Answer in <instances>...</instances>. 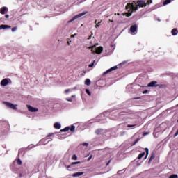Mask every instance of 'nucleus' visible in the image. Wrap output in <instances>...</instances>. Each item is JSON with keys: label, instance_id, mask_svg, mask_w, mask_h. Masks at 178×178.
<instances>
[{"label": "nucleus", "instance_id": "nucleus-16", "mask_svg": "<svg viewBox=\"0 0 178 178\" xmlns=\"http://www.w3.org/2000/svg\"><path fill=\"white\" fill-rule=\"evenodd\" d=\"M76 97V95H72L71 97H68L67 98V101H68V102H73V98H75Z\"/></svg>", "mask_w": 178, "mask_h": 178}, {"label": "nucleus", "instance_id": "nucleus-45", "mask_svg": "<svg viewBox=\"0 0 178 178\" xmlns=\"http://www.w3.org/2000/svg\"><path fill=\"white\" fill-rule=\"evenodd\" d=\"M109 22H110L111 23H113V20L109 19Z\"/></svg>", "mask_w": 178, "mask_h": 178}, {"label": "nucleus", "instance_id": "nucleus-14", "mask_svg": "<svg viewBox=\"0 0 178 178\" xmlns=\"http://www.w3.org/2000/svg\"><path fill=\"white\" fill-rule=\"evenodd\" d=\"M6 10H8V8L6 7H2L1 9H0V13L1 15H5V12H6Z\"/></svg>", "mask_w": 178, "mask_h": 178}, {"label": "nucleus", "instance_id": "nucleus-42", "mask_svg": "<svg viewBox=\"0 0 178 178\" xmlns=\"http://www.w3.org/2000/svg\"><path fill=\"white\" fill-rule=\"evenodd\" d=\"M147 92H148L147 90L143 91V94H147Z\"/></svg>", "mask_w": 178, "mask_h": 178}, {"label": "nucleus", "instance_id": "nucleus-17", "mask_svg": "<svg viewBox=\"0 0 178 178\" xmlns=\"http://www.w3.org/2000/svg\"><path fill=\"white\" fill-rule=\"evenodd\" d=\"M54 129H59L61 127V125L59 124V122H56L54 125Z\"/></svg>", "mask_w": 178, "mask_h": 178}, {"label": "nucleus", "instance_id": "nucleus-20", "mask_svg": "<svg viewBox=\"0 0 178 178\" xmlns=\"http://www.w3.org/2000/svg\"><path fill=\"white\" fill-rule=\"evenodd\" d=\"M172 2V0H165L163 1V5H168Z\"/></svg>", "mask_w": 178, "mask_h": 178}, {"label": "nucleus", "instance_id": "nucleus-46", "mask_svg": "<svg viewBox=\"0 0 178 178\" xmlns=\"http://www.w3.org/2000/svg\"><path fill=\"white\" fill-rule=\"evenodd\" d=\"M88 40H91V35L88 37Z\"/></svg>", "mask_w": 178, "mask_h": 178}, {"label": "nucleus", "instance_id": "nucleus-22", "mask_svg": "<svg viewBox=\"0 0 178 178\" xmlns=\"http://www.w3.org/2000/svg\"><path fill=\"white\" fill-rule=\"evenodd\" d=\"M178 176L176 174L171 175L169 178H177Z\"/></svg>", "mask_w": 178, "mask_h": 178}, {"label": "nucleus", "instance_id": "nucleus-23", "mask_svg": "<svg viewBox=\"0 0 178 178\" xmlns=\"http://www.w3.org/2000/svg\"><path fill=\"white\" fill-rule=\"evenodd\" d=\"M17 165H22V160L20 159H17Z\"/></svg>", "mask_w": 178, "mask_h": 178}, {"label": "nucleus", "instance_id": "nucleus-19", "mask_svg": "<svg viewBox=\"0 0 178 178\" xmlns=\"http://www.w3.org/2000/svg\"><path fill=\"white\" fill-rule=\"evenodd\" d=\"M145 155V152H143L140 153L138 156V159H141V158H143Z\"/></svg>", "mask_w": 178, "mask_h": 178}, {"label": "nucleus", "instance_id": "nucleus-34", "mask_svg": "<svg viewBox=\"0 0 178 178\" xmlns=\"http://www.w3.org/2000/svg\"><path fill=\"white\" fill-rule=\"evenodd\" d=\"M82 145H83L84 147H88V143H83L82 144Z\"/></svg>", "mask_w": 178, "mask_h": 178}, {"label": "nucleus", "instance_id": "nucleus-41", "mask_svg": "<svg viewBox=\"0 0 178 178\" xmlns=\"http://www.w3.org/2000/svg\"><path fill=\"white\" fill-rule=\"evenodd\" d=\"M5 17H6V19H9V15H6Z\"/></svg>", "mask_w": 178, "mask_h": 178}, {"label": "nucleus", "instance_id": "nucleus-9", "mask_svg": "<svg viewBox=\"0 0 178 178\" xmlns=\"http://www.w3.org/2000/svg\"><path fill=\"white\" fill-rule=\"evenodd\" d=\"M130 31H131V33H136L137 31V26L136 24L132 25L130 27Z\"/></svg>", "mask_w": 178, "mask_h": 178}, {"label": "nucleus", "instance_id": "nucleus-24", "mask_svg": "<svg viewBox=\"0 0 178 178\" xmlns=\"http://www.w3.org/2000/svg\"><path fill=\"white\" fill-rule=\"evenodd\" d=\"M72 160H73V161H77V156H76V154H74V155L72 156Z\"/></svg>", "mask_w": 178, "mask_h": 178}, {"label": "nucleus", "instance_id": "nucleus-30", "mask_svg": "<svg viewBox=\"0 0 178 178\" xmlns=\"http://www.w3.org/2000/svg\"><path fill=\"white\" fill-rule=\"evenodd\" d=\"M95 63V60H94L91 64L89 65V67H92Z\"/></svg>", "mask_w": 178, "mask_h": 178}, {"label": "nucleus", "instance_id": "nucleus-3", "mask_svg": "<svg viewBox=\"0 0 178 178\" xmlns=\"http://www.w3.org/2000/svg\"><path fill=\"white\" fill-rule=\"evenodd\" d=\"M6 106H8V108H10V109H13L14 111H16V109H17V108L16 106H17V105H15L12 103H9L8 102H5Z\"/></svg>", "mask_w": 178, "mask_h": 178}, {"label": "nucleus", "instance_id": "nucleus-33", "mask_svg": "<svg viewBox=\"0 0 178 178\" xmlns=\"http://www.w3.org/2000/svg\"><path fill=\"white\" fill-rule=\"evenodd\" d=\"M100 133H101V130L97 129V130L96 131V134L99 135V134H100Z\"/></svg>", "mask_w": 178, "mask_h": 178}, {"label": "nucleus", "instance_id": "nucleus-4", "mask_svg": "<svg viewBox=\"0 0 178 178\" xmlns=\"http://www.w3.org/2000/svg\"><path fill=\"white\" fill-rule=\"evenodd\" d=\"M84 15H87V12H83L80 14H78L76 15H75L72 19L71 22H74V20H76V19H79V17H81L82 16H84Z\"/></svg>", "mask_w": 178, "mask_h": 178}, {"label": "nucleus", "instance_id": "nucleus-27", "mask_svg": "<svg viewBox=\"0 0 178 178\" xmlns=\"http://www.w3.org/2000/svg\"><path fill=\"white\" fill-rule=\"evenodd\" d=\"M86 94H88V95H91V92H90V90L86 89Z\"/></svg>", "mask_w": 178, "mask_h": 178}, {"label": "nucleus", "instance_id": "nucleus-21", "mask_svg": "<svg viewBox=\"0 0 178 178\" xmlns=\"http://www.w3.org/2000/svg\"><path fill=\"white\" fill-rule=\"evenodd\" d=\"M145 151L146 152V156L145 157V159H147V156H148V154H149V151L148 150V148H145Z\"/></svg>", "mask_w": 178, "mask_h": 178}, {"label": "nucleus", "instance_id": "nucleus-35", "mask_svg": "<svg viewBox=\"0 0 178 178\" xmlns=\"http://www.w3.org/2000/svg\"><path fill=\"white\" fill-rule=\"evenodd\" d=\"M70 92V89H67L65 90V94H67V92Z\"/></svg>", "mask_w": 178, "mask_h": 178}, {"label": "nucleus", "instance_id": "nucleus-44", "mask_svg": "<svg viewBox=\"0 0 178 178\" xmlns=\"http://www.w3.org/2000/svg\"><path fill=\"white\" fill-rule=\"evenodd\" d=\"M70 42H72V41H68L67 42L68 45H70Z\"/></svg>", "mask_w": 178, "mask_h": 178}, {"label": "nucleus", "instance_id": "nucleus-12", "mask_svg": "<svg viewBox=\"0 0 178 178\" xmlns=\"http://www.w3.org/2000/svg\"><path fill=\"white\" fill-rule=\"evenodd\" d=\"M171 33L172 35H177V34H178L177 29H176V28L172 29L171 31Z\"/></svg>", "mask_w": 178, "mask_h": 178}, {"label": "nucleus", "instance_id": "nucleus-39", "mask_svg": "<svg viewBox=\"0 0 178 178\" xmlns=\"http://www.w3.org/2000/svg\"><path fill=\"white\" fill-rule=\"evenodd\" d=\"M76 35H77L76 33H75V34H74V35H71V38H73L76 37Z\"/></svg>", "mask_w": 178, "mask_h": 178}, {"label": "nucleus", "instance_id": "nucleus-38", "mask_svg": "<svg viewBox=\"0 0 178 178\" xmlns=\"http://www.w3.org/2000/svg\"><path fill=\"white\" fill-rule=\"evenodd\" d=\"M92 158V155H90V157L88 159V161H91Z\"/></svg>", "mask_w": 178, "mask_h": 178}, {"label": "nucleus", "instance_id": "nucleus-28", "mask_svg": "<svg viewBox=\"0 0 178 178\" xmlns=\"http://www.w3.org/2000/svg\"><path fill=\"white\" fill-rule=\"evenodd\" d=\"M136 126H137V124H128L127 127H136Z\"/></svg>", "mask_w": 178, "mask_h": 178}, {"label": "nucleus", "instance_id": "nucleus-11", "mask_svg": "<svg viewBox=\"0 0 178 178\" xmlns=\"http://www.w3.org/2000/svg\"><path fill=\"white\" fill-rule=\"evenodd\" d=\"M84 175V172H75L72 175L73 177H79L80 176H83Z\"/></svg>", "mask_w": 178, "mask_h": 178}, {"label": "nucleus", "instance_id": "nucleus-2", "mask_svg": "<svg viewBox=\"0 0 178 178\" xmlns=\"http://www.w3.org/2000/svg\"><path fill=\"white\" fill-rule=\"evenodd\" d=\"M69 130H70V131H72V133H74V131L76 130V127L74 125H72L71 127H67L61 129L60 131L61 133H65L66 131H69Z\"/></svg>", "mask_w": 178, "mask_h": 178}, {"label": "nucleus", "instance_id": "nucleus-36", "mask_svg": "<svg viewBox=\"0 0 178 178\" xmlns=\"http://www.w3.org/2000/svg\"><path fill=\"white\" fill-rule=\"evenodd\" d=\"M126 134V131L120 132V136H124Z\"/></svg>", "mask_w": 178, "mask_h": 178}, {"label": "nucleus", "instance_id": "nucleus-7", "mask_svg": "<svg viewBox=\"0 0 178 178\" xmlns=\"http://www.w3.org/2000/svg\"><path fill=\"white\" fill-rule=\"evenodd\" d=\"M9 84V80L8 79H4L1 81V86H3V87L8 86Z\"/></svg>", "mask_w": 178, "mask_h": 178}, {"label": "nucleus", "instance_id": "nucleus-47", "mask_svg": "<svg viewBox=\"0 0 178 178\" xmlns=\"http://www.w3.org/2000/svg\"><path fill=\"white\" fill-rule=\"evenodd\" d=\"M95 24H97V20H96V21H95Z\"/></svg>", "mask_w": 178, "mask_h": 178}, {"label": "nucleus", "instance_id": "nucleus-31", "mask_svg": "<svg viewBox=\"0 0 178 178\" xmlns=\"http://www.w3.org/2000/svg\"><path fill=\"white\" fill-rule=\"evenodd\" d=\"M11 30L13 32L16 31V30H17V27H13V28H12Z\"/></svg>", "mask_w": 178, "mask_h": 178}, {"label": "nucleus", "instance_id": "nucleus-26", "mask_svg": "<svg viewBox=\"0 0 178 178\" xmlns=\"http://www.w3.org/2000/svg\"><path fill=\"white\" fill-rule=\"evenodd\" d=\"M99 26H101V22H98L95 26V29H98V27H99Z\"/></svg>", "mask_w": 178, "mask_h": 178}, {"label": "nucleus", "instance_id": "nucleus-29", "mask_svg": "<svg viewBox=\"0 0 178 178\" xmlns=\"http://www.w3.org/2000/svg\"><path fill=\"white\" fill-rule=\"evenodd\" d=\"M150 3H152V0H148L146 3V5H150Z\"/></svg>", "mask_w": 178, "mask_h": 178}, {"label": "nucleus", "instance_id": "nucleus-13", "mask_svg": "<svg viewBox=\"0 0 178 178\" xmlns=\"http://www.w3.org/2000/svg\"><path fill=\"white\" fill-rule=\"evenodd\" d=\"M102 51H104V48L102 47H99L96 49V54H102Z\"/></svg>", "mask_w": 178, "mask_h": 178}, {"label": "nucleus", "instance_id": "nucleus-18", "mask_svg": "<svg viewBox=\"0 0 178 178\" xmlns=\"http://www.w3.org/2000/svg\"><path fill=\"white\" fill-rule=\"evenodd\" d=\"M86 86H90L91 85V81L90 79H86L85 81Z\"/></svg>", "mask_w": 178, "mask_h": 178}, {"label": "nucleus", "instance_id": "nucleus-15", "mask_svg": "<svg viewBox=\"0 0 178 178\" xmlns=\"http://www.w3.org/2000/svg\"><path fill=\"white\" fill-rule=\"evenodd\" d=\"M80 163V161L73 162L71 163V165L67 166V169H69V168H72V166H74V165H79Z\"/></svg>", "mask_w": 178, "mask_h": 178}, {"label": "nucleus", "instance_id": "nucleus-43", "mask_svg": "<svg viewBox=\"0 0 178 178\" xmlns=\"http://www.w3.org/2000/svg\"><path fill=\"white\" fill-rule=\"evenodd\" d=\"M109 163H111V161H109L106 163V166H108Z\"/></svg>", "mask_w": 178, "mask_h": 178}, {"label": "nucleus", "instance_id": "nucleus-48", "mask_svg": "<svg viewBox=\"0 0 178 178\" xmlns=\"http://www.w3.org/2000/svg\"><path fill=\"white\" fill-rule=\"evenodd\" d=\"M45 139H43V141H44Z\"/></svg>", "mask_w": 178, "mask_h": 178}, {"label": "nucleus", "instance_id": "nucleus-37", "mask_svg": "<svg viewBox=\"0 0 178 178\" xmlns=\"http://www.w3.org/2000/svg\"><path fill=\"white\" fill-rule=\"evenodd\" d=\"M69 169H71V170H74V165H73L72 167H70Z\"/></svg>", "mask_w": 178, "mask_h": 178}, {"label": "nucleus", "instance_id": "nucleus-32", "mask_svg": "<svg viewBox=\"0 0 178 178\" xmlns=\"http://www.w3.org/2000/svg\"><path fill=\"white\" fill-rule=\"evenodd\" d=\"M52 136H54V134H49L47 136V138H49V137H52Z\"/></svg>", "mask_w": 178, "mask_h": 178}, {"label": "nucleus", "instance_id": "nucleus-6", "mask_svg": "<svg viewBox=\"0 0 178 178\" xmlns=\"http://www.w3.org/2000/svg\"><path fill=\"white\" fill-rule=\"evenodd\" d=\"M26 106L29 112H38V108H34L31 105H27Z\"/></svg>", "mask_w": 178, "mask_h": 178}, {"label": "nucleus", "instance_id": "nucleus-10", "mask_svg": "<svg viewBox=\"0 0 178 178\" xmlns=\"http://www.w3.org/2000/svg\"><path fill=\"white\" fill-rule=\"evenodd\" d=\"M12 26H9V25H4V24H1L0 25V30H5V29H11Z\"/></svg>", "mask_w": 178, "mask_h": 178}, {"label": "nucleus", "instance_id": "nucleus-8", "mask_svg": "<svg viewBox=\"0 0 178 178\" xmlns=\"http://www.w3.org/2000/svg\"><path fill=\"white\" fill-rule=\"evenodd\" d=\"M157 83L158 82L153 81L147 85V87H158V85H156Z\"/></svg>", "mask_w": 178, "mask_h": 178}, {"label": "nucleus", "instance_id": "nucleus-1", "mask_svg": "<svg viewBox=\"0 0 178 178\" xmlns=\"http://www.w3.org/2000/svg\"><path fill=\"white\" fill-rule=\"evenodd\" d=\"M135 3V4H134ZM137 5H136V2H134V3H128L126 6V9H130V10H131L129 13H125L124 14V16H127V17H130V16H131V15H133V10H137L138 9V6L140 8H145V6H147V3H145V1H143V0H138L136 2Z\"/></svg>", "mask_w": 178, "mask_h": 178}, {"label": "nucleus", "instance_id": "nucleus-40", "mask_svg": "<svg viewBox=\"0 0 178 178\" xmlns=\"http://www.w3.org/2000/svg\"><path fill=\"white\" fill-rule=\"evenodd\" d=\"M154 155H152L151 157H150L149 161H152V159H154Z\"/></svg>", "mask_w": 178, "mask_h": 178}, {"label": "nucleus", "instance_id": "nucleus-25", "mask_svg": "<svg viewBox=\"0 0 178 178\" xmlns=\"http://www.w3.org/2000/svg\"><path fill=\"white\" fill-rule=\"evenodd\" d=\"M138 141H140V139L139 138H137L134 143L132 144V145H136V144H137L138 143Z\"/></svg>", "mask_w": 178, "mask_h": 178}, {"label": "nucleus", "instance_id": "nucleus-5", "mask_svg": "<svg viewBox=\"0 0 178 178\" xmlns=\"http://www.w3.org/2000/svg\"><path fill=\"white\" fill-rule=\"evenodd\" d=\"M116 69H118V65H115V66L112 67L111 68L108 69V70L104 72L103 73V74H104V76H105V74H108V73H111V72H113V70H116Z\"/></svg>", "mask_w": 178, "mask_h": 178}]
</instances>
